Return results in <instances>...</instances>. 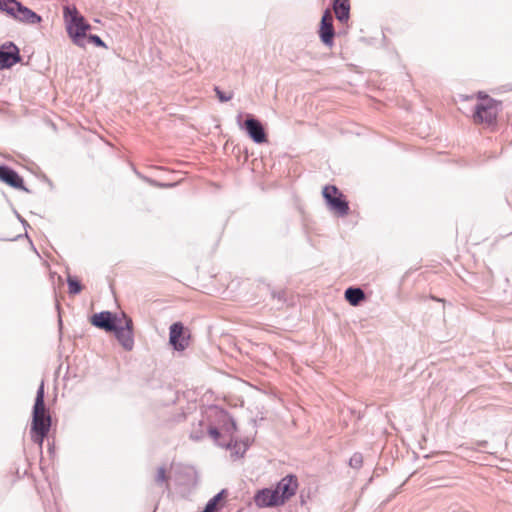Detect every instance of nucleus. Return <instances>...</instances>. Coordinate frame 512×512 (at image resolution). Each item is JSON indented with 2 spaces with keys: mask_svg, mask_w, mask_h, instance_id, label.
Listing matches in <instances>:
<instances>
[{
  "mask_svg": "<svg viewBox=\"0 0 512 512\" xmlns=\"http://www.w3.org/2000/svg\"><path fill=\"white\" fill-rule=\"evenodd\" d=\"M174 185L175 184H159V186H162V187H172Z\"/></svg>",
  "mask_w": 512,
  "mask_h": 512,
  "instance_id": "c85d7f7f",
  "label": "nucleus"
},
{
  "mask_svg": "<svg viewBox=\"0 0 512 512\" xmlns=\"http://www.w3.org/2000/svg\"><path fill=\"white\" fill-rule=\"evenodd\" d=\"M190 437H191V439L196 440V441L201 439V436L196 433H191Z\"/></svg>",
  "mask_w": 512,
  "mask_h": 512,
  "instance_id": "a878e982",
  "label": "nucleus"
},
{
  "mask_svg": "<svg viewBox=\"0 0 512 512\" xmlns=\"http://www.w3.org/2000/svg\"><path fill=\"white\" fill-rule=\"evenodd\" d=\"M12 17L19 22L29 25H35L42 21L40 15H38L28 7L24 6L21 2H19L18 5L16 6L14 15Z\"/></svg>",
  "mask_w": 512,
  "mask_h": 512,
  "instance_id": "4468645a",
  "label": "nucleus"
},
{
  "mask_svg": "<svg viewBox=\"0 0 512 512\" xmlns=\"http://www.w3.org/2000/svg\"><path fill=\"white\" fill-rule=\"evenodd\" d=\"M17 218L21 221L23 225H28L27 222L19 214H17Z\"/></svg>",
  "mask_w": 512,
  "mask_h": 512,
  "instance_id": "cd10ccee",
  "label": "nucleus"
},
{
  "mask_svg": "<svg viewBox=\"0 0 512 512\" xmlns=\"http://www.w3.org/2000/svg\"><path fill=\"white\" fill-rule=\"evenodd\" d=\"M30 433H31L32 441L34 443L38 444L39 448L41 449L42 445H43V442H44V439L48 435L49 431L48 430H43V432H42V431H31L30 430Z\"/></svg>",
  "mask_w": 512,
  "mask_h": 512,
  "instance_id": "aec40b11",
  "label": "nucleus"
},
{
  "mask_svg": "<svg viewBox=\"0 0 512 512\" xmlns=\"http://www.w3.org/2000/svg\"><path fill=\"white\" fill-rule=\"evenodd\" d=\"M241 118H242V114H239L238 117H237V122L240 124V121H241Z\"/></svg>",
  "mask_w": 512,
  "mask_h": 512,
  "instance_id": "c756f323",
  "label": "nucleus"
},
{
  "mask_svg": "<svg viewBox=\"0 0 512 512\" xmlns=\"http://www.w3.org/2000/svg\"><path fill=\"white\" fill-rule=\"evenodd\" d=\"M87 40L89 42L93 43L94 45L98 46V47H105L106 48V44L104 43V41L98 35L90 34L87 37Z\"/></svg>",
  "mask_w": 512,
  "mask_h": 512,
  "instance_id": "b1692460",
  "label": "nucleus"
},
{
  "mask_svg": "<svg viewBox=\"0 0 512 512\" xmlns=\"http://www.w3.org/2000/svg\"><path fill=\"white\" fill-rule=\"evenodd\" d=\"M297 489L298 481L296 476L287 475L281 479L274 490L275 492H278V498L283 505L287 500L295 495Z\"/></svg>",
  "mask_w": 512,
  "mask_h": 512,
  "instance_id": "0eeeda50",
  "label": "nucleus"
},
{
  "mask_svg": "<svg viewBox=\"0 0 512 512\" xmlns=\"http://www.w3.org/2000/svg\"><path fill=\"white\" fill-rule=\"evenodd\" d=\"M44 397V381H41L33 406L31 431L50 430L51 416L45 407Z\"/></svg>",
  "mask_w": 512,
  "mask_h": 512,
  "instance_id": "f03ea898",
  "label": "nucleus"
},
{
  "mask_svg": "<svg viewBox=\"0 0 512 512\" xmlns=\"http://www.w3.org/2000/svg\"><path fill=\"white\" fill-rule=\"evenodd\" d=\"M254 502L255 505L259 508L282 505L278 498V492H275L274 489L269 488L258 490L254 496Z\"/></svg>",
  "mask_w": 512,
  "mask_h": 512,
  "instance_id": "f8f14e48",
  "label": "nucleus"
},
{
  "mask_svg": "<svg viewBox=\"0 0 512 512\" xmlns=\"http://www.w3.org/2000/svg\"><path fill=\"white\" fill-rule=\"evenodd\" d=\"M363 456L361 453H354L349 460V465L352 468L358 469L362 466Z\"/></svg>",
  "mask_w": 512,
  "mask_h": 512,
  "instance_id": "412c9836",
  "label": "nucleus"
},
{
  "mask_svg": "<svg viewBox=\"0 0 512 512\" xmlns=\"http://www.w3.org/2000/svg\"><path fill=\"white\" fill-rule=\"evenodd\" d=\"M189 337L185 334L181 322H175L170 326L169 343L176 351H183L188 347Z\"/></svg>",
  "mask_w": 512,
  "mask_h": 512,
  "instance_id": "6e6552de",
  "label": "nucleus"
},
{
  "mask_svg": "<svg viewBox=\"0 0 512 512\" xmlns=\"http://www.w3.org/2000/svg\"><path fill=\"white\" fill-rule=\"evenodd\" d=\"M21 60L18 47L12 43L0 46V69H8Z\"/></svg>",
  "mask_w": 512,
  "mask_h": 512,
  "instance_id": "1a4fd4ad",
  "label": "nucleus"
},
{
  "mask_svg": "<svg viewBox=\"0 0 512 512\" xmlns=\"http://www.w3.org/2000/svg\"><path fill=\"white\" fill-rule=\"evenodd\" d=\"M345 299L352 305L357 306L365 299L364 291L359 287H349L345 290Z\"/></svg>",
  "mask_w": 512,
  "mask_h": 512,
  "instance_id": "dca6fc26",
  "label": "nucleus"
},
{
  "mask_svg": "<svg viewBox=\"0 0 512 512\" xmlns=\"http://www.w3.org/2000/svg\"><path fill=\"white\" fill-rule=\"evenodd\" d=\"M231 424H232V427L235 429V428H236V424H235V422H234V421H232V422H231Z\"/></svg>",
  "mask_w": 512,
  "mask_h": 512,
  "instance_id": "7c9ffc66",
  "label": "nucleus"
},
{
  "mask_svg": "<svg viewBox=\"0 0 512 512\" xmlns=\"http://www.w3.org/2000/svg\"><path fill=\"white\" fill-rule=\"evenodd\" d=\"M67 283H68V289H69L70 294L75 295V294H78L81 292L82 285L77 278L69 275L67 278Z\"/></svg>",
  "mask_w": 512,
  "mask_h": 512,
  "instance_id": "a211bd4d",
  "label": "nucleus"
},
{
  "mask_svg": "<svg viewBox=\"0 0 512 512\" xmlns=\"http://www.w3.org/2000/svg\"><path fill=\"white\" fill-rule=\"evenodd\" d=\"M334 35L333 17L330 10L327 9L324 11L321 18L319 36L325 45L331 46L333 44Z\"/></svg>",
  "mask_w": 512,
  "mask_h": 512,
  "instance_id": "9b49d317",
  "label": "nucleus"
},
{
  "mask_svg": "<svg viewBox=\"0 0 512 512\" xmlns=\"http://www.w3.org/2000/svg\"><path fill=\"white\" fill-rule=\"evenodd\" d=\"M499 110V103L496 100L485 97L476 104L473 120L476 124L492 125L496 122Z\"/></svg>",
  "mask_w": 512,
  "mask_h": 512,
  "instance_id": "7ed1b4c3",
  "label": "nucleus"
},
{
  "mask_svg": "<svg viewBox=\"0 0 512 512\" xmlns=\"http://www.w3.org/2000/svg\"><path fill=\"white\" fill-rule=\"evenodd\" d=\"M241 128H243L246 131L248 136L256 144H262L267 142V134L262 123L253 116L249 115L245 120L244 124L241 125Z\"/></svg>",
  "mask_w": 512,
  "mask_h": 512,
  "instance_id": "423d86ee",
  "label": "nucleus"
},
{
  "mask_svg": "<svg viewBox=\"0 0 512 512\" xmlns=\"http://www.w3.org/2000/svg\"><path fill=\"white\" fill-rule=\"evenodd\" d=\"M323 197L331 210H334L340 216H345L349 212V204L344 199L343 194L339 192L336 186H325L323 188Z\"/></svg>",
  "mask_w": 512,
  "mask_h": 512,
  "instance_id": "20e7f679",
  "label": "nucleus"
},
{
  "mask_svg": "<svg viewBox=\"0 0 512 512\" xmlns=\"http://www.w3.org/2000/svg\"><path fill=\"white\" fill-rule=\"evenodd\" d=\"M485 97H488L487 95H484L482 92L478 94L479 102H481Z\"/></svg>",
  "mask_w": 512,
  "mask_h": 512,
  "instance_id": "bb28decb",
  "label": "nucleus"
},
{
  "mask_svg": "<svg viewBox=\"0 0 512 512\" xmlns=\"http://www.w3.org/2000/svg\"><path fill=\"white\" fill-rule=\"evenodd\" d=\"M124 324L119 320V324L116 325V330L112 332L115 334L116 339L121 344V346L130 351L134 347V337H133V322L132 319L123 314Z\"/></svg>",
  "mask_w": 512,
  "mask_h": 512,
  "instance_id": "39448f33",
  "label": "nucleus"
},
{
  "mask_svg": "<svg viewBox=\"0 0 512 512\" xmlns=\"http://www.w3.org/2000/svg\"><path fill=\"white\" fill-rule=\"evenodd\" d=\"M63 13L68 35L75 45L84 47L86 32L91 26L85 22L84 17L79 14L75 6H65Z\"/></svg>",
  "mask_w": 512,
  "mask_h": 512,
  "instance_id": "f257e3e1",
  "label": "nucleus"
},
{
  "mask_svg": "<svg viewBox=\"0 0 512 512\" xmlns=\"http://www.w3.org/2000/svg\"><path fill=\"white\" fill-rule=\"evenodd\" d=\"M18 3L17 0H0V10L12 17Z\"/></svg>",
  "mask_w": 512,
  "mask_h": 512,
  "instance_id": "f3484780",
  "label": "nucleus"
},
{
  "mask_svg": "<svg viewBox=\"0 0 512 512\" xmlns=\"http://www.w3.org/2000/svg\"><path fill=\"white\" fill-rule=\"evenodd\" d=\"M0 181L12 188L28 191L24 186L23 178L9 166L0 165Z\"/></svg>",
  "mask_w": 512,
  "mask_h": 512,
  "instance_id": "ddd939ff",
  "label": "nucleus"
},
{
  "mask_svg": "<svg viewBox=\"0 0 512 512\" xmlns=\"http://www.w3.org/2000/svg\"><path fill=\"white\" fill-rule=\"evenodd\" d=\"M167 475H166V469L164 467H159L157 469V474H156V477H155V482L158 484V485H162L163 483H167Z\"/></svg>",
  "mask_w": 512,
  "mask_h": 512,
  "instance_id": "4be33fe9",
  "label": "nucleus"
},
{
  "mask_svg": "<svg viewBox=\"0 0 512 512\" xmlns=\"http://www.w3.org/2000/svg\"><path fill=\"white\" fill-rule=\"evenodd\" d=\"M333 10L338 21L347 22L350 16L349 0H333Z\"/></svg>",
  "mask_w": 512,
  "mask_h": 512,
  "instance_id": "2eb2a0df",
  "label": "nucleus"
},
{
  "mask_svg": "<svg viewBox=\"0 0 512 512\" xmlns=\"http://www.w3.org/2000/svg\"><path fill=\"white\" fill-rule=\"evenodd\" d=\"M223 493L224 491H221L220 493L216 494L213 498H211L205 505L203 512H216L218 502L221 500Z\"/></svg>",
  "mask_w": 512,
  "mask_h": 512,
  "instance_id": "6ab92c4d",
  "label": "nucleus"
},
{
  "mask_svg": "<svg viewBox=\"0 0 512 512\" xmlns=\"http://www.w3.org/2000/svg\"><path fill=\"white\" fill-rule=\"evenodd\" d=\"M208 433L214 440H217L220 436V432L216 427H210Z\"/></svg>",
  "mask_w": 512,
  "mask_h": 512,
  "instance_id": "393cba45",
  "label": "nucleus"
},
{
  "mask_svg": "<svg viewBox=\"0 0 512 512\" xmlns=\"http://www.w3.org/2000/svg\"><path fill=\"white\" fill-rule=\"evenodd\" d=\"M90 321L93 326L103 329L106 332L116 330L117 322H119L117 316L110 311L95 313L92 315Z\"/></svg>",
  "mask_w": 512,
  "mask_h": 512,
  "instance_id": "9d476101",
  "label": "nucleus"
},
{
  "mask_svg": "<svg viewBox=\"0 0 512 512\" xmlns=\"http://www.w3.org/2000/svg\"><path fill=\"white\" fill-rule=\"evenodd\" d=\"M214 90L220 102H227L231 100L233 97L232 93L226 94L223 91H221L218 87H215Z\"/></svg>",
  "mask_w": 512,
  "mask_h": 512,
  "instance_id": "5701e85b",
  "label": "nucleus"
}]
</instances>
